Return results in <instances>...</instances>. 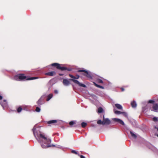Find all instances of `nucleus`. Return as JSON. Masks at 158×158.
I'll list each match as a JSON object with an SVG mask.
<instances>
[{
    "instance_id": "5",
    "label": "nucleus",
    "mask_w": 158,
    "mask_h": 158,
    "mask_svg": "<svg viewBox=\"0 0 158 158\" xmlns=\"http://www.w3.org/2000/svg\"><path fill=\"white\" fill-rule=\"evenodd\" d=\"M51 66H56L57 69H60L62 70H64L66 69V68L64 67L60 66V64L57 63H53L51 64Z\"/></svg>"
},
{
    "instance_id": "4",
    "label": "nucleus",
    "mask_w": 158,
    "mask_h": 158,
    "mask_svg": "<svg viewBox=\"0 0 158 158\" xmlns=\"http://www.w3.org/2000/svg\"><path fill=\"white\" fill-rule=\"evenodd\" d=\"M69 80L73 81L75 83L77 84L80 86L84 88H85L86 87V86L85 84L80 83L77 80H75L73 79H70Z\"/></svg>"
},
{
    "instance_id": "38",
    "label": "nucleus",
    "mask_w": 158,
    "mask_h": 158,
    "mask_svg": "<svg viewBox=\"0 0 158 158\" xmlns=\"http://www.w3.org/2000/svg\"><path fill=\"white\" fill-rule=\"evenodd\" d=\"M52 146H55V145H52Z\"/></svg>"
},
{
    "instance_id": "32",
    "label": "nucleus",
    "mask_w": 158,
    "mask_h": 158,
    "mask_svg": "<svg viewBox=\"0 0 158 158\" xmlns=\"http://www.w3.org/2000/svg\"><path fill=\"white\" fill-rule=\"evenodd\" d=\"M54 92L56 94H57L58 93V92L57 90H54Z\"/></svg>"
},
{
    "instance_id": "15",
    "label": "nucleus",
    "mask_w": 158,
    "mask_h": 158,
    "mask_svg": "<svg viewBox=\"0 0 158 158\" xmlns=\"http://www.w3.org/2000/svg\"><path fill=\"white\" fill-rule=\"evenodd\" d=\"M53 97L52 94H51L47 96V101H49Z\"/></svg>"
},
{
    "instance_id": "26",
    "label": "nucleus",
    "mask_w": 158,
    "mask_h": 158,
    "mask_svg": "<svg viewBox=\"0 0 158 158\" xmlns=\"http://www.w3.org/2000/svg\"><path fill=\"white\" fill-rule=\"evenodd\" d=\"M22 108L21 107H19L17 109V111L18 112H20L22 110Z\"/></svg>"
},
{
    "instance_id": "34",
    "label": "nucleus",
    "mask_w": 158,
    "mask_h": 158,
    "mask_svg": "<svg viewBox=\"0 0 158 158\" xmlns=\"http://www.w3.org/2000/svg\"><path fill=\"white\" fill-rule=\"evenodd\" d=\"M2 97L0 95V100H1L2 99Z\"/></svg>"
},
{
    "instance_id": "33",
    "label": "nucleus",
    "mask_w": 158,
    "mask_h": 158,
    "mask_svg": "<svg viewBox=\"0 0 158 158\" xmlns=\"http://www.w3.org/2000/svg\"><path fill=\"white\" fill-rule=\"evenodd\" d=\"M81 158H85V157L82 155H81L80 156Z\"/></svg>"
},
{
    "instance_id": "19",
    "label": "nucleus",
    "mask_w": 158,
    "mask_h": 158,
    "mask_svg": "<svg viewBox=\"0 0 158 158\" xmlns=\"http://www.w3.org/2000/svg\"><path fill=\"white\" fill-rule=\"evenodd\" d=\"M93 83L94 84V85L97 87H98V88H101L102 89H104V88L103 87L97 84L96 83H95L94 82H93Z\"/></svg>"
},
{
    "instance_id": "3",
    "label": "nucleus",
    "mask_w": 158,
    "mask_h": 158,
    "mask_svg": "<svg viewBox=\"0 0 158 158\" xmlns=\"http://www.w3.org/2000/svg\"><path fill=\"white\" fill-rule=\"evenodd\" d=\"M79 72H84L85 73H82V74L86 77L90 78H92V74L90 72H88V71L84 70V69H80L78 71Z\"/></svg>"
},
{
    "instance_id": "13",
    "label": "nucleus",
    "mask_w": 158,
    "mask_h": 158,
    "mask_svg": "<svg viewBox=\"0 0 158 158\" xmlns=\"http://www.w3.org/2000/svg\"><path fill=\"white\" fill-rule=\"evenodd\" d=\"M56 74V72L55 71H52L45 73V74L49 76H53Z\"/></svg>"
},
{
    "instance_id": "8",
    "label": "nucleus",
    "mask_w": 158,
    "mask_h": 158,
    "mask_svg": "<svg viewBox=\"0 0 158 158\" xmlns=\"http://www.w3.org/2000/svg\"><path fill=\"white\" fill-rule=\"evenodd\" d=\"M0 103L3 109H4L5 108L7 107V103L6 100H3V102L2 101H0Z\"/></svg>"
},
{
    "instance_id": "27",
    "label": "nucleus",
    "mask_w": 158,
    "mask_h": 158,
    "mask_svg": "<svg viewBox=\"0 0 158 158\" xmlns=\"http://www.w3.org/2000/svg\"><path fill=\"white\" fill-rule=\"evenodd\" d=\"M152 120L155 122L157 121L158 120V118L156 117L153 118Z\"/></svg>"
},
{
    "instance_id": "12",
    "label": "nucleus",
    "mask_w": 158,
    "mask_h": 158,
    "mask_svg": "<svg viewBox=\"0 0 158 158\" xmlns=\"http://www.w3.org/2000/svg\"><path fill=\"white\" fill-rule=\"evenodd\" d=\"M153 110L156 112H158V105L155 104L153 106Z\"/></svg>"
},
{
    "instance_id": "24",
    "label": "nucleus",
    "mask_w": 158,
    "mask_h": 158,
    "mask_svg": "<svg viewBox=\"0 0 158 158\" xmlns=\"http://www.w3.org/2000/svg\"><path fill=\"white\" fill-rule=\"evenodd\" d=\"M97 81L98 83H103V81L102 80L99 79H97Z\"/></svg>"
},
{
    "instance_id": "20",
    "label": "nucleus",
    "mask_w": 158,
    "mask_h": 158,
    "mask_svg": "<svg viewBox=\"0 0 158 158\" xmlns=\"http://www.w3.org/2000/svg\"><path fill=\"white\" fill-rule=\"evenodd\" d=\"M103 111V109L102 108L100 107L98 108V113H102Z\"/></svg>"
},
{
    "instance_id": "36",
    "label": "nucleus",
    "mask_w": 158,
    "mask_h": 158,
    "mask_svg": "<svg viewBox=\"0 0 158 158\" xmlns=\"http://www.w3.org/2000/svg\"><path fill=\"white\" fill-rule=\"evenodd\" d=\"M121 89H122V91H123L124 90V89L123 88H122Z\"/></svg>"
},
{
    "instance_id": "35",
    "label": "nucleus",
    "mask_w": 158,
    "mask_h": 158,
    "mask_svg": "<svg viewBox=\"0 0 158 158\" xmlns=\"http://www.w3.org/2000/svg\"><path fill=\"white\" fill-rule=\"evenodd\" d=\"M155 128L157 129V131H158V127H155Z\"/></svg>"
},
{
    "instance_id": "14",
    "label": "nucleus",
    "mask_w": 158,
    "mask_h": 158,
    "mask_svg": "<svg viewBox=\"0 0 158 158\" xmlns=\"http://www.w3.org/2000/svg\"><path fill=\"white\" fill-rule=\"evenodd\" d=\"M115 106L117 107V108L119 109H122L123 108L122 106L118 104H116L115 105Z\"/></svg>"
},
{
    "instance_id": "29",
    "label": "nucleus",
    "mask_w": 158,
    "mask_h": 158,
    "mask_svg": "<svg viewBox=\"0 0 158 158\" xmlns=\"http://www.w3.org/2000/svg\"><path fill=\"white\" fill-rule=\"evenodd\" d=\"M80 77V76L79 75H77L76 77H75L74 79H78Z\"/></svg>"
},
{
    "instance_id": "18",
    "label": "nucleus",
    "mask_w": 158,
    "mask_h": 158,
    "mask_svg": "<svg viewBox=\"0 0 158 158\" xmlns=\"http://www.w3.org/2000/svg\"><path fill=\"white\" fill-rule=\"evenodd\" d=\"M130 132L131 136L132 137L135 139H136L137 138L136 135L133 132H132L131 131H130Z\"/></svg>"
},
{
    "instance_id": "1",
    "label": "nucleus",
    "mask_w": 158,
    "mask_h": 158,
    "mask_svg": "<svg viewBox=\"0 0 158 158\" xmlns=\"http://www.w3.org/2000/svg\"><path fill=\"white\" fill-rule=\"evenodd\" d=\"M32 130L34 136L43 148H46L51 146L50 144L51 141L49 138L41 133L40 131L36 132L35 127Z\"/></svg>"
},
{
    "instance_id": "30",
    "label": "nucleus",
    "mask_w": 158,
    "mask_h": 158,
    "mask_svg": "<svg viewBox=\"0 0 158 158\" xmlns=\"http://www.w3.org/2000/svg\"><path fill=\"white\" fill-rule=\"evenodd\" d=\"M69 76L71 77V78H73V79H74V78H75V77L74 76H73V75H71V74H69Z\"/></svg>"
},
{
    "instance_id": "6",
    "label": "nucleus",
    "mask_w": 158,
    "mask_h": 158,
    "mask_svg": "<svg viewBox=\"0 0 158 158\" xmlns=\"http://www.w3.org/2000/svg\"><path fill=\"white\" fill-rule=\"evenodd\" d=\"M46 97L45 95H42L37 102V104L39 105H40L44 103V100Z\"/></svg>"
},
{
    "instance_id": "31",
    "label": "nucleus",
    "mask_w": 158,
    "mask_h": 158,
    "mask_svg": "<svg viewBox=\"0 0 158 158\" xmlns=\"http://www.w3.org/2000/svg\"><path fill=\"white\" fill-rule=\"evenodd\" d=\"M154 102V101L152 100H150L148 101V102L150 103H152Z\"/></svg>"
},
{
    "instance_id": "7",
    "label": "nucleus",
    "mask_w": 158,
    "mask_h": 158,
    "mask_svg": "<svg viewBox=\"0 0 158 158\" xmlns=\"http://www.w3.org/2000/svg\"><path fill=\"white\" fill-rule=\"evenodd\" d=\"M112 120L113 121L118 122L123 125L124 126L125 125V124L123 121L120 119L117 118H113Z\"/></svg>"
},
{
    "instance_id": "2",
    "label": "nucleus",
    "mask_w": 158,
    "mask_h": 158,
    "mask_svg": "<svg viewBox=\"0 0 158 158\" xmlns=\"http://www.w3.org/2000/svg\"><path fill=\"white\" fill-rule=\"evenodd\" d=\"M38 77H31L30 78H27V77L23 74H19L17 75L14 76V79L15 80L17 81H20V80H33L34 79H38Z\"/></svg>"
},
{
    "instance_id": "25",
    "label": "nucleus",
    "mask_w": 158,
    "mask_h": 158,
    "mask_svg": "<svg viewBox=\"0 0 158 158\" xmlns=\"http://www.w3.org/2000/svg\"><path fill=\"white\" fill-rule=\"evenodd\" d=\"M35 110L37 112H39L40 111V109L39 107H36Z\"/></svg>"
},
{
    "instance_id": "21",
    "label": "nucleus",
    "mask_w": 158,
    "mask_h": 158,
    "mask_svg": "<svg viewBox=\"0 0 158 158\" xmlns=\"http://www.w3.org/2000/svg\"><path fill=\"white\" fill-rule=\"evenodd\" d=\"M97 123L98 124H102L103 125H104L103 123V121H102L101 120H98Z\"/></svg>"
},
{
    "instance_id": "16",
    "label": "nucleus",
    "mask_w": 158,
    "mask_h": 158,
    "mask_svg": "<svg viewBox=\"0 0 158 158\" xmlns=\"http://www.w3.org/2000/svg\"><path fill=\"white\" fill-rule=\"evenodd\" d=\"M131 105L133 108L136 107L137 106V104L136 102L135 101H133L131 103Z\"/></svg>"
},
{
    "instance_id": "17",
    "label": "nucleus",
    "mask_w": 158,
    "mask_h": 158,
    "mask_svg": "<svg viewBox=\"0 0 158 158\" xmlns=\"http://www.w3.org/2000/svg\"><path fill=\"white\" fill-rule=\"evenodd\" d=\"M57 122V120H50V121L47 122V123L48 124H50L55 123H56Z\"/></svg>"
},
{
    "instance_id": "28",
    "label": "nucleus",
    "mask_w": 158,
    "mask_h": 158,
    "mask_svg": "<svg viewBox=\"0 0 158 158\" xmlns=\"http://www.w3.org/2000/svg\"><path fill=\"white\" fill-rule=\"evenodd\" d=\"M72 153H74L76 154H77V152L74 150H73L72 151Z\"/></svg>"
},
{
    "instance_id": "23",
    "label": "nucleus",
    "mask_w": 158,
    "mask_h": 158,
    "mask_svg": "<svg viewBox=\"0 0 158 158\" xmlns=\"http://www.w3.org/2000/svg\"><path fill=\"white\" fill-rule=\"evenodd\" d=\"M87 125V123H85V122H82L81 123V126L82 127H86V126Z\"/></svg>"
},
{
    "instance_id": "9",
    "label": "nucleus",
    "mask_w": 158,
    "mask_h": 158,
    "mask_svg": "<svg viewBox=\"0 0 158 158\" xmlns=\"http://www.w3.org/2000/svg\"><path fill=\"white\" fill-rule=\"evenodd\" d=\"M103 124L108 125L110 123V120L108 118H105L104 116H103Z\"/></svg>"
},
{
    "instance_id": "10",
    "label": "nucleus",
    "mask_w": 158,
    "mask_h": 158,
    "mask_svg": "<svg viewBox=\"0 0 158 158\" xmlns=\"http://www.w3.org/2000/svg\"><path fill=\"white\" fill-rule=\"evenodd\" d=\"M114 113L116 114H122L125 117H127V114L125 112H121L118 110L114 111Z\"/></svg>"
},
{
    "instance_id": "11",
    "label": "nucleus",
    "mask_w": 158,
    "mask_h": 158,
    "mask_svg": "<svg viewBox=\"0 0 158 158\" xmlns=\"http://www.w3.org/2000/svg\"><path fill=\"white\" fill-rule=\"evenodd\" d=\"M63 83L64 85L66 86L70 84L69 81L68 80L66 79L63 80Z\"/></svg>"
},
{
    "instance_id": "37",
    "label": "nucleus",
    "mask_w": 158,
    "mask_h": 158,
    "mask_svg": "<svg viewBox=\"0 0 158 158\" xmlns=\"http://www.w3.org/2000/svg\"><path fill=\"white\" fill-rule=\"evenodd\" d=\"M156 135L158 137V134L156 133Z\"/></svg>"
},
{
    "instance_id": "22",
    "label": "nucleus",
    "mask_w": 158,
    "mask_h": 158,
    "mask_svg": "<svg viewBox=\"0 0 158 158\" xmlns=\"http://www.w3.org/2000/svg\"><path fill=\"white\" fill-rule=\"evenodd\" d=\"M76 121H71L69 123V124L70 126H72L76 123Z\"/></svg>"
}]
</instances>
